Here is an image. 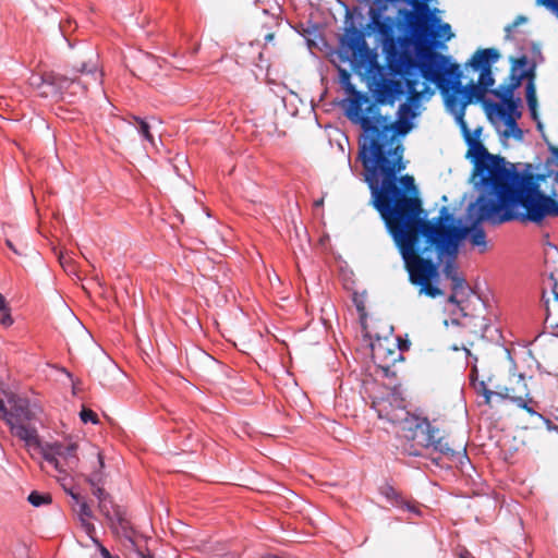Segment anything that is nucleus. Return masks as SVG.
Listing matches in <instances>:
<instances>
[{
	"label": "nucleus",
	"mask_w": 558,
	"mask_h": 558,
	"mask_svg": "<svg viewBox=\"0 0 558 558\" xmlns=\"http://www.w3.org/2000/svg\"><path fill=\"white\" fill-rule=\"evenodd\" d=\"M416 78L401 65H376L366 80L372 100L356 123L361 128L357 160L364 169V181L371 191V204L378 214L421 201L414 178L401 172L407 165L404 147L395 144L407 136L414 122L380 113V107L393 106L416 86Z\"/></svg>",
	"instance_id": "1"
},
{
	"label": "nucleus",
	"mask_w": 558,
	"mask_h": 558,
	"mask_svg": "<svg viewBox=\"0 0 558 558\" xmlns=\"http://www.w3.org/2000/svg\"><path fill=\"white\" fill-rule=\"evenodd\" d=\"M548 214H558V204L543 195L478 194L466 208L469 225L457 219L448 207L440 208L437 217L428 218L424 209V223L430 228L428 239L439 248L441 256L457 257L464 240L476 247L486 248L483 222L498 226L519 220L542 223Z\"/></svg>",
	"instance_id": "2"
},
{
	"label": "nucleus",
	"mask_w": 558,
	"mask_h": 558,
	"mask_svg": "<svg viewBox=\"0 0 558 558\" xmlns=\"http://www.w3.org/2000/svg\"><path fill=\"white\" fill-rule=\"evenodd\" d=\"M379 215L402 257L410 282L420 288L421 294L442 295L444 291L437 286L440 265L445 262L442 271L447 279L460 275L453 265L456 257L441 256L439 248L430 243V228L424 223L422 201Z\"/></svg>",
	"instance_id": "3"
},
{
	"label": "nucleus",
	"mask_w": 558,
	"mask_h": 558,
	"mask_svg": "<svg viewBox=\"0 0 558 558\" xmlns=\"http://www.w3.org/2000/svg\"><path fill=\"white\" fill-rule=\"evenodd\" d=\"M465 158L472 163L471 180L478 194L539 195L538 181L530 162H510L501 155L488 151L483 143L468 138Z\"/></svg>",
	"instance_id": "4"
},
{
	"label": "nucleus",
	"mask_w": 558,
	"mask_h": 558,
	"mask_svg": "<svg viewBox=\"0 0 558 558\" xmlns=\"http://www.w3.org/2000/svg\"><path fill=\"white\" fill-rule=\"evenodd\" d=\"M423 77L434 83L439 89L444 100L453 96L459 105L468 107L470 104L484 102L485 92L474 82L466 85L461 84L463 72L458 63L450 56L440 52H432L423 65Z\"/></svg>",
	"instance_id": "5"
},
{
	"label": "nucleus",
	"mask_w": 558,
	"mask_h": 558,
	"mask_svg": "<svg viewBox=\"0 0 558 558\" xmlns=\"http://www.w3.org/2000/svg\"><path fill=\"white\" fill-rule=\"evenodd\" d=\"M304 38L307 49L314 57L318 58L317 52H322L323 56L337 53L340 61L349 62L354 72L365 70L366 77L376 65H379L376 51L367 45L368 37H338L339 48L337 51L328 44L327 37Z\"/></svg>",
	"instance_id": "6"
},
{
	"label": "nucleus",
	"mask_w": 558,
	"mask_h": 558,
	"mask_svg": "<svg viewBox=\"0 0 558 558\" xmlns=\"http://www.w3.org/2000/svg\"><path fill=\"white\" fill-rule=\"evenodd\" d=\"M8 405L0 399V415L9 425L11 434L27 448L39 446L38 426L41 424L40 408L28 399L10 393Z\"/></svg>",
	"instance_id": "7"
},
{
	"label": "nucleus",
	"mask_w": 558,
	"mask_h": 558,
	"mask_svg": "<svg viewBox=\"0 0 558 558\" xmlns=\"http://www.w3.org/2000/svg\"><path fill=\"white\" fill-rule=\"evenodd\" d=\"M403 421L408 424L409 430H414L422 435V440H420L418 444L424 448L432 447L435 451L446 456L450 461L459 463L463 471L465 464L472 468L466 451L464 450V452L461 453L452 449L450 445L439 436V428L432 425L427 417L405 412Z\"/></svg>",
	"instance_id": "8"
},
{
	"label": "nucleus",
	"mask_w": 558,
	"mask_h": 558,
	"mask_svg": "<svg viewBox=\"0 0 558 558\" xmlns=\"http://www.w3.org/2000/svg\"><path fill=\"white\" fill-rule=\"evenodd\" d=\"M338 73L339 83L349 95V98L343 100L344 116L356 125L366 113V106L372 100L371 93L357 90L351 83V74L345 69L339 68Z\"/></svg>",
	"instance_id": "9"
},
{
	"label": "nucleus",
	"mask_w": 558,
	"mask_h": 558,
	"mask_svg": "<svg viewBox=\"0 0 558 558\" xmlns=\"http://www.w3.org/2000/svg\"><path fill=\"white\" fill-rule=\"evenodd\" d=\"M27 449L38 451L43 459L60 473H65L68 470H74L78 463V458L76 456L77 446L75 444H53L43 446L39 440L38 447Z\"/></svg>",
	"instance_id": "10"
},
{
	"label": "nucleus",
	"mask_w": 558,
	"mask_h": 558,
	"mask_svg": "<svg viewBox=\"0 0 558 558\" xmlns=\"http://www.w3.org/2000/svg\"><path fill=\"white\" fill-rule=\"evenodd\" d=\"M550 157L547 158L541 171L535 172L533 163L531 173L533 177L543 175L538 183V194L549 197L554 203L558 204V147L549 145ZM547 217H558V214H548Z\"/></svg>",
	"instance_id": "11"
},
{
	"label": "nucleus",
	"mask_w": 558,
	"mask_h": 558,
	"mask_svg": "<svg viewBox=\"0 0 558 558\" xmlns=\"http://www.w3.org/2000/svg\"><path fill=\"white\" fill-rule=\"evenodd\" d=\"M36 81L45 85V89L41 90V95L49 96L60 93L64 88H69L71 84H81V81L76 77H68L60 75L54 72H46L43 75H37Z\"/></svg>",
	"instance_id": "12"
},
{
	"label": "nucleus",
	"mask_w": 558,
	"mask_h": 558,
	"mask_svg": "<svg viewBox=\"0 0 558 558\" xmlns=\"http://www.w3.org/2000/svg\"><path fill=\"white\" fill-rule=\"evenodd\" d=\"M404 97L407 99L399 105L396 118L402 121L414 122L415 118L420 116L421 97L415 92V88Z\"/></svg>",
	"instance_id": "13"
},
{
	"label": "nucleus",
	"mask_w": 558,
	"mask_h": 558,
	"mask_svg": "<svg viewBox=\"0 0 558 558\" xmlns=\"http://www.w3.org/2000/svg\"><path fill=\"white\" fill-rule=\"evenodd\" d=\"M255 4L262 10V13L267 16V21L264 23L266 28V35H275L274 27L281 24L279 17L280 8L276 0H256Z\"/></svg>",
	"instance_id": "14"
},
{
	"label": "nucleus",
	"mask_w": 558,
	"mask_h": 558,
	"mask_svg": "<svg viewBox=\"0 0 558 558\" xmlns=\"http://www.w3.org/2000/svg\"><path fill=\"white\" fill-rule=\"evenodd\" d=\"M521 106L520 98H513L507 102H505V107L501 108L497 102L493 100H486L484 102V109L486 111L488 120L494 121V117L498 119L499 111H506L507 117L514 118V121L521 117V112L519 111V107Z\"/></svg>",
	"instance_id": "15"
},
{
	"label": "nucleus",
	"mask_w": 558,
	"mask_h": 558,
	"mask_svg": "<svg viewBox=\"0 0 558 558\" xmlns=\"http://www.w3.org/2000/svg\"><path fill=\"white\" fill-rule=\"evenodd\" d=\"M116 534L122 537L129 547L136 546V531L126 519L125 513L121 509L116 510L114 525H110Z\"/></svg>",
	"instance_id": "16"
},
{
	"label": "nucleus",
	"mask_w": 558,
	"mask_h": 558,
	"mask_svg": "<svg viewBox=\"0 0 558 558\" xmlns=\"http://www.w3.org/2000/svg\"><path fill=\"white\" fill-rule=\"evenodd\" d=\"M499 59V52L495 48H484L477 50L469 61V65L474 71L490 70V66Z\"/></svg>",
	"instance_id": "17"
},
{
	"label": "nucleus",
	"mask_w": 558,
	"mask_h": 558,
	"mask_svg": "<svg viewBox=\"0 0 558 558\" xmlns=\"http://www.w3.org/2000/svg\"><path fill=\"white\" fill-rule=\"evenodd\" d=\"M536 63L533 61L530 63L525 56H521L513 63V70L510 75L511 83L509 85H517V88L521 85L523 80H527L530 75H534Z\"/></svg>",
	"instance_id": "18"
},
{
	"label": "nucleus",
	"mask_w": 558,
	"mask_h": 558,
	"mask_svg": "<svg viewBox=\"0 0 558 558\" xmlns=\"http://www.w3.org/2000/svg\"><path fill=\"white\" fill-rule=\"evenodd\" d=\"M444 105L447 111L453 116L454 121L458 124L462 136H469V126L464 119L466 107L459 105V101H457V98L453 96L446 97V100H444Z\"/></svg>",
	"instance_id": "19"
},
{
	"label": "nucleus",
	"mask_w": 558,
	"mask_h": 558,
	"mask_svg": "<svg viewBox=\"0 0 558 558\" xmlns=\"http://www.w3.org/2000/svg\"><path fill=\"white\" fill-rule=\"evenodd\" d=\"M377 44H446L452 37H374Z\"/></svg>",
	"instance_id": "20"
},
{
	"label": "nucleus",
	"mask_w": 558,
	"mask_h": 558,
	"mask_svg": "<svg viewBox=\"0 0 558 558\" xmlns=\"http://www.w3.org/2000/svg\"><path fill=\"white\" fill-rule=\"evenodd\" d=\"M498 120H501L508 128V131L505 132V136H511L519 141L523 138V132L519 128L517 121H514V118L507 117L506 111L498 112Z\"/></svg>",
	"instance_id": "21"
},
{
	"label": "nucleus",
	"mask_w": 558,
	"mask_h": 558,
	"mask_svg": "<svg viewBox=\"0 0 558 558\" xmlns=\"http://www.w3.org/2000/svg\"><path fill=\"white\" fill-rule=\"evenodd\" d=\"M76 505L80 507L78 515L82 521V524L85 527L87 534L90 535L93 532H95V526L94 524L87 522L86 520L93 518V511L85 498H83Z\"/></svg>",
	"instance_id": "22"
},
{
	"label": "nucleus",
	"mask_w": 558,
	"mask_h": 558,
	"mask_svg": "<svg viewBox=\"0 0 558 558\" xmlns=\"http://www.w3.org/2000/svg\"><path fill=\"white\" fill-rule=\"evenodd\" d=\"M98 509L108 523L110 525H114L116 510L120 508L113 504L110 496L109 498H106V500H100V502H98Z\"/></svg>",
	"instance_id": "23"
},
{
	"label": "nucleus",
	"mask_w": 558,
	"mask_h": 558,
	"mask_svg": "<svg viewBox=\"0 0 558 558\" xmlns=\"http://www.w3.org/2000/svg\"><path fill=\"white\" fill-rule=\"evenodd\" d=\"M450 281L451 292L457 293L465 299H468L473 293V290L462 276H458Z\"/></svg>",
	"instance_id": "24"
},
{
	"label": "nucleus",
	"mask_w": 558,
	"mask_h": 558,
	"mask_svg": "<svg viewBox=\"0 0 558 558\" xmlns=\"http://www.w3.org/2000/svg\"><path fill=\"white\" fill-rule=\"evenodd\" d=\"M517 85L501 84L497 88L492 89L490 93L501 101L507 102L514 98L513 93Z\"/></svg>",
	"instance_id": "25"
},
{
	"label": "nucleus",
	"mask_w": 558,
	"mask_h": 558,
	"mask_svg": "<svg viewBox=\"0 0 558 558\" xmlns=\"http://www.w3.org/2000/svg\"><path fill=\"white\" fill-rule=\"evenodd\" d=\"M380 494L386 497L388 501H390L393 506L401 507L404 501L400 494L389 484L380 487Z\"/></svg>",
	"instance_id": "26"
},
{
	"label": "nucleus",
	"mask_w": 558,
	"mask_h": 558,
	"mask_svg": "<svg viewBox=\"0 0 558 558\" xmlns=\"http://www.w3.org/2000/svg\"><path fill=\"white\" fill-rule=\"evenodd\" d=\"M98 469L95 470L88 477L87 482L90 486H97L102 484V469L105 468V461L100 452L97 453Z\"/></svg>",
	"instance_id": "27"
},
{
	"label": "nucleus",
	"mask_w": 558,
	"mask_h": 558,
	"mask_svg": "<svg viewBox=\"0 0 558 558\" xmlns=\"http://www.w3.org/2000/svg\"><path fill=\"white\" fill-rule=\"evenodd\" d=\"M478 72L480 76L477 85L483 88L485 93H487L495 84L492 70H480Z\"/></svg>",
	"instance_id": "28"
},
{
	"label": "nucleus",
	"mask_w": 558,
	"mask_h": 558,
	"mask_svg": "<svg viewBox=\"0 0 558 558\" xmlns=\"http://www.w3.org/2000/svg\"><path fill=\"white\" fill-rule=\"evenodd\" d=\"M465 300H466L465 298L451 292V294L448 296V302L453 304L457 307V310L451 312V315H456L457 312H459L461 314V316H463V317L468 316V314L465 312V307L463 306V302Z\"/></svg>",
	"instance_id": "29"
},
{
	"label": "nucleus",
	"mask_w": 558,
	"mask_h": 558,
	"mask_svg": "<svg viewBox=\"0 0 558 558\" xmlns=\"http://www.w3.org/2000/svg\"><path fill=\"white\" fill-rule=\"evenodd\" d=\"M150 129H151V126H150L149 122L146 119L144 121H140V124L136 128L138 134L142 136V138L144 141H147L151 145H154L155 144V137L151 134Z\"/></svg>",
	"instance_id": "30"
},
{
	"label": "nucleus",
	"mask_w": 558,
	"mask_h": 558,
	"mask_svg": "<svg viewBox=\"0 0 558 558\" xmlns=\"http://www.w3.org/2000/svg\"><path fill=\"white\" fill-rule=\"evenodd\" d=\"M28 502L34 507H40L43 505L50 502V497L48 495L41 494L37 490H33L28 497Z\"/></svg>",
	"instance_id": "31"
},
{
	"label": "nucleus",
	"mask_w": 558,
	"mask_h": 558,
	"mask_svg": "<svg viewBox=\"0 0 558 558\" xmlns=\"http://www.w3.org/2000/svg\"><path fill=\"white\" fill-rule=\"evenodd\" d=\"M80 417L83 423H98L97 414L90 409L83 408L82 411L80 412Z\"/></svg>",
	"instance_id": "32"
},
{
	"label": "nucleus",
	"mask_w": 558,
	"mask_h": 558,
	"mask_svg": "<svg viewBox=\"0 0 558 558\" xmlns=\"http://www.w3.org/2000/svg\"><path fill=\"white\" fill-rule=\"evenodd\" d=\"M82 74L92 75L95 81L98 80L97 66L95 64L89 65L88 63H82L81 68L76 71Z\"/></svg>",
	"instance_id": "33"
},
{
	"label": "nucleus",
	"mask_w": 558,
	"mask_h": 558,
	"mask_svg": "<svg viewBox=\"0 0 558 558\" xmlns=\"http://www.w3.org/2000/svg\"><path fill=\"white\" fill-rule=\"evenodd\" d=\"M535 74L530 75L525 83V99L535 98L536 97V88H535Z\"/></svg>",
	"instance_id": "34"
},
{
	"label": "nucleus",
	"mask_w": 558,
	"mask_h": 558,
	"mask_svg": "<svg viewBox=\"0 0 558 558\" xmlns=\"http://www.w3.org/2000/svg\"><path fill=\"white\" fill-rule=\"evenodd\" d=\"M13 324L10 307L0 311V325L3 327H10Z\"/></svg>",
	"instance_id": "35"
},
{
	"label": "nucleus",
	"mask_w": 558,
	"mask_h": 558,
	"mask_svg": "<svg viewBox=\"0 0 558 558\" xmlns=\"http://www.w3.org/2000/svg\"><path fill=\"white\" fill-rule=\"evenodd\" d=\"M93 543L98 547L99 554L102 558H112V554L106 548L98 538L90 535Z\"/></svg>",
	"instance_id": "36"
},
{
	"label": "nucleus",
	"mask_w": 558,
	"mask_h": 558,
	"mask_svg": "<svg viewBox=\"0 0 558 558\" xmlns=\"http://www.w3.org/2000/svg\"><path fill=\"white\" fill-rule=\"evenodd\" d=\"M93 495L98 499V502L100 500H106V498H109V494L101 487V485L92 486Z\"/></svg>",
	"instance_id": "37"
},
{
	"label": "nucleus",
	"mask_w": 558,
	"mask_h": 558,
	"mask_svg": "<svg viewBox=\"0 0 558 558\" xmlns=\"http://www.w3.org/2000/svg\"><path fill=\"white\" fill-rule=\"evenodd\" d=\"M482 131H483L482 126L475 128L472 132L469 130V136L463 135V140H464L465 144H468V138L476 140L477 143H482V141H481Z\"/></svg>",
	"instance_id": "38"
},
{
	"label": "nucleus",
	"mask_w": 558,
	"mask_h": 558,
	"mask_svg": "<svg viewBox=\"0 0 558 558\" xmlns=\"http://www.w3.org/2000/svg\"><path fill=\"white\" fill-rule=\"evenodd\" d=\"M537 3L555 11L558 15V0H537Z\"/></svg>",
	"instance_id": "39"
},
{
	"label": "nucleus",
	"mask_w": 558,
	"mask_h": 558,
	"mask_svg": "<svg viewBox=\"0 0 558 558\" xmlns=\"http://www.w3.org/2000/svg\"><path fill=\"white\" fill-rule=\"evenodd\" d=\"M525 22H526V17L523 15H519L511 24H509L505 27V32L509 34L512 32V29L514 27H517L518 25L525 23Z\"/></svg>",
	"instance_id": "40"
},
{
	"label": "nucleus",
	"mask_w": 558,
	"mask_h": 558,
	"mask_svg": "<svg viewBox=\"0 0 558 558\" xmlns=\"http://www.w3.org/2000/svg\"><path fill=\"white\" fill-rule=\"evenodd\" d=\"M510 401L520 409L526 408L527 401L522 397L511 396ZM529 402H532L531 398H529Z\"/></svg>",
	"instance_id": "41"
},
{
	"label": "nucleus",
	"mask_w": 558,
	"mask_h": 558,
	"mask_svg": "<svg viewBox=\"0 0 558 558\" xmlns=\"http://www.w3.org/2000/svg\"><path fill=\"white\" fill-rule=\"evenodd\" d=\"M65 493L73 499L75 504L81 501L84 497L81 496L78 492H76L73 487L71 488H64Z\"/></svg>",
	"instance_id": "42"
},
{
	"label": "nucleus",
	"mask_w": 558,
	"mask_h": 558,
	"mask_svg": "<svg viewBox=\"0 0 558 558\" xmlns=\"http://www.w3.org/2000/svg\"><path fill=\"white\" fill-rule=\"evenodd\" d=\"M131 548L135 550L137 558H154V556L149 551L145 553L137 543L135 547Z\"/></svg>",
	"instance_id": "43"
},
{
	"label": "nucleus",
	"mask_w": 558,
	"mask_h": 558,
	"mask_svg": "<svg viewBox=\"0 0 558 558\" xmlns=\"http://www.w3.org/2000/svg\"><path fill=\"white\" fill-rule=\"evenodd\" d=\"M548 279L551 281V291H553V293L555 295V300L558 301V291H557V289H558V281L555 278L553 272L549 274Z\"/></svg>",
	"instance_id": "44"
},
{
	"label": "nucleus",
	"mask_w": 558,
	"mask_h": 558,
	"mask_svg": "<svg viewBox=\"0 0 558 558\" xmlns=\"http://www.w3.org/2000/svg\"><path fill=\"white\" fill-rule=\"evenodd\" d=\"M496 391L485 389L482 391V396L485 399V404L490 405L492 398L495 397Z\"/></svg>",
	"instance_id": "45"
},
{
	"label": "nucleus",
	"mask_w": 558,
	"mask_h": 558,
	"mask_svg": "<svg viewBox=\"0 0 558 558\" xmlns=\"http://www.w3.org/2000/svg\"><path fill=\"white\" fill-rule=\"evenodd\" d=\"M539 418L544 421L548 430H558V426L555 425L549 418L544 415H539Z\"/></svg>",
	"instance_id": "46"
},
{
	"label": "nucleus",
	"mask_w": 558,
	"mask_h": 558,
	"mask_svg": "<svg viewBox=\"0 0 558 558\" xmlns=\"http://www.w3.org/2000/svg\"><path fill=\"white\" fill-rule=\"evenodd\" d=\"M495 397L501 399V400H509L510 401V395L509 389L505 388V391H496Z\"/></svg>",
	"instance_id": "47"
},
{
	"label": "nucleus",
	"mask_w": 558,
	"mask_h": 558,
	"mask_svg": "<svg viewBox=\"0 0 558 558\" xmlns=\"http://www.w3.org/2000/svg\"><path fill=\"white\" fill-rule=\"evenodd\" d=\"M529 111H535L537 109V98H527L526 99Z\"/></svg>",
	"instance_id": "48"
},
{
	"label": "nucleus",
	"mask_w": 558,
	"mask_h": 558,
	"mask_svg": "<svg viewBox=\"0 0 558 558\" xmlns=\"http://www.w3.org/2000/svg\"><path fill=\"white\" fill-rule=\"evenodd\" d=\"M71 21H68L66 24H60V28L62 33L75 32V28H71Z\"/></svg>",
	"instance_id": "49"
},
{
	"label": "nucleus",
	"mask_w": 558,
	"mask_h": 558,
	"mask_svg": "<svg viewBox=\"0 0 558 558\" xmlns=\"http://www.w3.org/2000/svg\"><path fill=\"white\" fill-rule=\"evenodd\" d=\"M530 114H531V118L537 122V129L538 130H542L543 129V124L542 122L538 120V112H537V109H535V111H530Z\"/></svg>",
	"instance_id": "50"
},
{
	"label": "nucleus",
	"mask_w": 558,
	"mask_h": 558,
	"mask_svg": "<svg viewBox=\"0 0 558 558\" xmlns=\"http://www.w3.org/2000/svg\"><path fill=\"white\" fill-rule=\"evenodd\" d=\"M37 75H33L32 78H31V85L35 86L36 88L38 89H45V85L44 84H40L39 81H36L35 77Z\"/></svg>",
	"instance_id": "51"
},
{
	"label": "nucleus",
	"mask_w": 558,
	"mask_h": 558,
	"mask_svg": "<svg viewBox=\"0 0 558 558\" xmlns=\"http://www.w3.org/2000/svg\"><path fill=\"white\" fill-rule=\"evenodd\" d=\"M130 119L131 120L129 121V123L130 124L134 123V124H136V126L140 124V121H144L145 120V119H143V118L138 117V116H135V114L130 116Z\"/></svg>",
	"instance_id": "52"
},
{
	"label": "nucleus",
	"mask_w": 558,
	"mask_h": 558,
	"mask_svg": "<svg viewBox=\"0 0 558 558\" xmlns=\"http://www.w3.org/2000/svg\"><path fill=\"white\" fill-rule=\"evenodd\" d=\"M449 324L453 326H461V322L457 317H451L450 320H445V325L448 326Z\"/></svg>",
	"instance_id": "53"
},
{
	"label": "nucleus",
	"mask_w": 558,
	"mask_h": 558,
	"mask_svg": "<svg viewBox=\"0 0 558 558\" xmlns=\"http://www.w3.org/2000/svg\"><path fill=\"white\" fill-rule=\"evenodd\" d=\"M522 410H525L530 415L538 416L542 415L541 413L536 412L533 408L529 405V402L526 403V408H523Z\"/></svg>",
	"instance_id": "54"
},
{
	"label": "nucleus",
	"mask_w": 558,
	"mask_h": 558,
	"mask_svg": "<svg viewBox=\"0 0 558 558\" xmlns=\"http://www.w3.org/2000/svg\"><path fill=\"white\" fill-rule=\"evenodd\" d=\"M9 305L7 303V300L2 293H0V311L8 308Z\"/></svg>",
	"instance_id": "55"
},
{
	"label": "nucleus",
	"mask_w": 558,
	"mask_h": 558,
	"mask_svg": "<svg viewBox=\"0 0 558 558\" xmlns=\"http://www.w3.org/2000/svg\"><path fill=\"white\" fill-rule=\"evenodd\" d=\"M475 389H476V391H477L478 393H481V395H482V391H483V390H485V389H488V388L486 387L485 381H483V380H482V381H480V383L476 385Z\"/></svg>",
	"instance_id": "56"
},
{
	"label": "nucleus",
	"mask_w": 558,
	"mask_h": 558,
	"mask_svg": "<svg viewBox=\"0 0 558 558\" xmlns=\"http://www.w3.org/2000/svg\"><path fill=\"white\" fill-rule=\"evenodd\" d=\"M354 304H355L357 312L362 313L364 311V304L362 301L354 299Z\"/></svg>",
	"instance_id": "57"
},
{
	"label": "nucleus",
	"mask_w": 558,
	"mask_h": 558,
	"mask_svg": "<svg viewBox=\"0 0 558 558\" xmlns=\"http://www.w3.org/2000/svg\"><path fill=\"white\" fill-rule=\"evenodd\" d=\"M429 460L436 466H440V468L442 466L441 465V458H439V457H430Z\"/></svg>",
	"instance_id": "58"
},
{
	"label": "nucleus",
	"mask_w": 558,
	"mask_h": 558,
	"mask_svg": "<svg viewBox=\"0 0 558 558\" xmlns=\"http://www.w3.org/2000/svg\"><path fill=\"white\" fill-rule=\"evenodd\" d=\"M533 51H534L535 53H537V54L542 58V56H541V49H539V47H538V46H536L535 44H533Z\"/></svg>",
	"instance_id": "59"
},
{
	"label": "nucleus",
	"mask_w": 558,
	"mask_h": 558,
	"mask_svg": "<svg viewBox=\"0 0 558 558\" xmlns=\"http://www.w3.org/2000/svg\"><path fill=\"white\" fill-rule=\"evenodd\" d=\"M409 454H410V456H414V457H420V456H421V453H420L418 451H416V450H414V451H409Z\"/></svg>",
	"instance_id": "60"
},
{
	"label": "nucleus",
	"mask_w": 558,
	"mask_h": 558,
	"mask_svg": "<svg viewBox=\"0 0 558 558\" xmlns=\"http://www.w3.org/2000/svg\"><path fill=\"white\" fill-rule=\"evenodd\" d=\"M408 348H409V344H408V343H407V344H405V343H402V345H401V344H399V349H400L401 351L407 350Z\"/></svg>",
	"instance_id": "61"
},
{
	"label": "nucleus",
	"mask_w": 558,
	"mask_h": 558,
	"mask_svg": "<svg viewBox=\"0 0 558 558\" xmlns=\"http://www.w3.org/2000/svg\"><path fill=\"white\" fill-rule=\"evenodd\" d=\"M408 348H409V344H408V343H407V344H405V343H402V345H401V344H399V349H400L401 351L407 350Z\"/></svg>",
	"instance_id": "62"
},
{
	"label": "nucleus",
	"mask_w": 558,
	"mask_h": 558,
	"mask_svg": "<svg viewBox=\"0 0 558 558\" xmlns=\"http://www.w3.org/2000/svg\"><path fill=\"white\" fill-rule=\"evenodd\" d=\"M348 165H349V167H350L351 172H352V173H354V168H353V166H352V163H351V159H350V157L348 158Z\"/></svg>",
	"instance_id": "63"
},
{
	"label": "nucleus",
	"mask_w": 558,
	"mask_h": 558,
	"mask_svg": "<svg viewBox=\"0 0 558 558\" xmlns=\"http://www.w3.org/2000/svg\"><path fill=\"white\" fill-rule=\"evenodd\" d=\"M63 39L68 44L69 48H72V44L70 43L69 37L64 36Z\"/></svg>",
	"instance_id": "64"
}]
</instances>
